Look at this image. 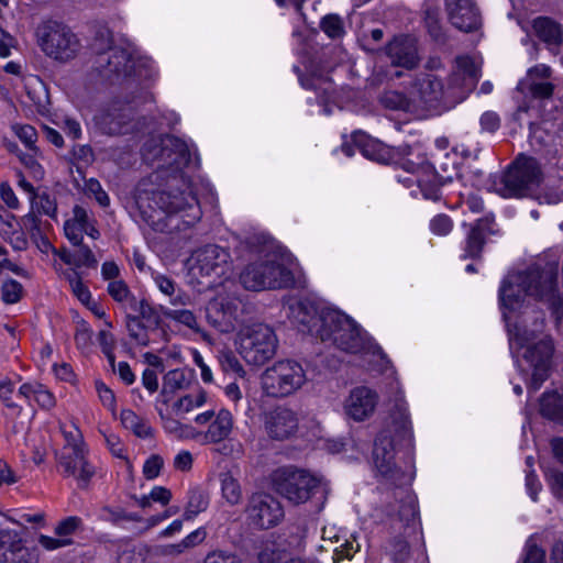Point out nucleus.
I'll list each match as a JSON object with an SVG mask.
<instances>
[{
    "mask_svg": "<svg viewBox=\"0 0 563 563\" xmlns=\"http://www.w3.org/2000/svg\"><path fill=\"white\" fill-rule=\"evenodd\" d=\"M143 158L157 163L156 178L165 179L164 188L154 189L142 181L136 187L135 205L143 220L154 230L173 233L194 227L202 211L189 177L184 168L191 163V152L183 140L165 135L147 141Z\"/></svg>",
    "mask_w": 563,
    "mask_h": 563,
    "instance_id": "nucleus-1",
    "label": "nucleus"
},
{
    "mask_svg": "<svg viewBox=\"0 0 563 563\" xmlns=\"http://www.w3.org/2000/svg\"><path fill=\"white\" fill-rule=\"evenodd\" d=\"M411 426L407 407L405 404H397L391 415V422L388 423L377 435L373 449V462L378 475L389 485L399 487V505L397 506L396 521L400 527H409L415 521L418 510L415 497L408 489H404L412 481V472L404 470L395 461V450L398 443L410 444Z\"/></svg>",
    "mask_w": 563,
    "mask_h": 563,
    "instance_id": "nucleus-2",
    "label": "nucleus"
},
{
    "mask_svg": "<svg viewBox=\"0 0 563 563\" xmlns=\"http://www.w3.org/2000/svg\"><path fill=\"white\" fill-rule=\"evenodd\" d=\"M530 299L545 303L556 320L563 322V297L558 291L556 265L536 263L504 278L499 301L505 310L519 311L528 307Z\"/></svg>",
    "mask_w": 563,
    "mask_h": 563,
    "instance_id": "nucleus-3",
    "label": "nucleus"
},
{
    "mask_svg": "<svg viewBox=\"0 0 563 563\" xmlns=\"http://www.w3.org/2000/svg\"><path fill=\"white\" fill-rule=\"evenodd\" d=\"M504 318L507 320L510 349L523 350L522 357L532 371L528 390L536 393L549 377L554 350L551 336L544 333L543 314L537 316L531 327L528 316L519 324H511L506 311Z\"/></svg>",
    "mask_w": 563,
    "mask_h": 563,
    "instance_id": "nucleus-4",
    "label": "nucleus"
},
{
    "mask_svg": "<svg viewBox=\"0 0 563 563\" xmlns=\"http://www.w3.org/2000/svg\"><path fill=\"white\" fill-rule=\"evenodd\" d=\"M91 51L96 54L95 67L104 78L114 81L136 74L134 47L124 40H115L109 27L96 31Z\"/></svg>",
    "mask_w": 563,
    "mask_h": 563,
    "instance_id": "nucleus-5",
    "label": "nucleus"
},
{
    "mask_svg": "<svg viewBox=\"0 0 563 563\" xmlns=\"http://www.w3.org/2000/svg\"><path fill=\"white\" fill-rule=\"evenodd\" d=\"M323 328L317 329V338L347 353H361L367 349L366 333L347 314L338 309H327L321 316Z\"/></svg>",
    "mask_w": 563,
    "mask_h": 563,
    "instance_id": "nucleus-6",
    "label": "nucleus"
},
{
    "mask_svg": "<svg viewBox=\"0 0 563 563\" xmlns=\"http://www.w3.org/2000/svg\"><path fill=\"white\" fill-rule=\"evenodd\" d=\"M240 280L245 289L260 291L288 288L295 279L276 252H266L241 272Z\"/></svg>",
    "mask_w": 563,
    "mask_h": 563,
    "instance_id": "nucleus-7",
    "label": "nucleus"
},
{
    "mask_svg": "<svg viewBox=\"0 0 563 563\" xmlns=\"http://www.w3.org/2000/svg\"><path fill=\"white\" fill-rule=\"evenodd\" d=\"M542 180V170L537 159L520 155L500 176L492 183V190L504 198H521L529 195Z\"/></svg>",
    "mask_w": 563,
    "mask_h": 563,
    "instance_id": "nucleus-8",
    "label": "nucleus"
},
{
    "mask_svg": "<svg viewBox=\"0 0 563 563\" xmlns=\"http://www.w3.org/2000/svg\"><path fill=\"white\" fill-rule=\"evenodd\" d=\"M64 445L56 452L57 466L63 470L65 476H73L78 481V486L84 488L93 477L95 466L87 460L88 449L82 434L76 426L68 429L60 427Z\"/></svg>",
    "mask_w": 563,
    "mask_h": 563,
    "instance_id": "nucleus-9",
    "label": "nucleus"
},
{
    "mask_svg": "<svg viewBox=\"0 0 563 563\" xmlns=\"http://www.w3.org/2000/svg\"><path fill=\"white\" fill-rule=\"evenodd\" d=\"M277 347L275 331L264 323L247 325L238 335V352L250 365H264L275 356Z\"/></svg>",
    "mask_w": 563,
    "mask_h": 563,
    "instance_id": "nucleus-10",
    "label": "nucleus"
},
{
    "mask_svg": "<svg viewBox=\"0 0 563 563\" xmlns=\"http://www.w3.org/2000/svg\"><path fill=\"white\" fill-rule=\"evenodd\" d=\"M307 383V375L295 360H280L267 367L261 376V387L265 395L284 398L294 395Z\"/></svg>",
    "mask_w": 563,
    "mask_h": 563,
    "instance_id": "nucleus-11",
    "label": "nucleus"
},
{
    "mask_svg": "<svg viewBox=\"0 0 563 563\" xmlns=\"http://www.w3.org/2000/svg\"><path fill=\"white\" fill-rule=\"evenodd\" d=\"M37 37L42 51L62 63L76 58L82 48L79 37L69 26L54 21L38 27Z\"/></svg>",
    "mask_w": 563,
    "mask_h": 563,
    "instance_id": "nucleus-12",
    "label": "nucleus"
},
{
    "mask_svg": "<svg viewBox=\"0 0 563 563\" xmlns=\"http://www.w3.org/2000/svg\"><path fill=\"white\" fill-rule=\"evenodd\" d=\"M276 492L292 504L308 501L320 486V479L306 470L282 467L273 475Z\"/></svg>",
    "mask_w": 563,
    "mask_h": 563,
    "instance_id": "nucleus-13",
    "label": "nucleus"
},
{
    "mask_svg": "<svg viewBox=\"0 0 563 563\" xmlns=\"http://www.w3.org/2000/svg\"><path fill=\"white\" fill-rule=\"evenodd\" d=\"M188 263L189 274L201 284L203 283L201 279H206L208 285H213L231 271L229 252L214 244H208L195 251Z\"/></svg>",
    "mask_w": 563,
    "mask_h": 563,
    "instance_id": "nucleus-14",
    "label": "nucleus"
},
{
    "mask_svg": "<svg viewBox=\"0 0 563 563\" xmlns=\"http://www.w3.org/2000/svg\"><path fill=\"white\" fill-rule=\"evenodd\" d=\"M249 523L256 529L276 527L284 518V509L277 498L266 493H255L245 508Z\"/></svg>",
    "mask_w": 563,
    "mask_h": 563,
    "instance_id": "nucleus-15",
    "label": "nucleus"
},
{
    "mask_svg": "<svg viewBox=\"0 0 563 563\" xmlns=\"http://www.w3.org/2000/svg\"><path fill=\"white\" fill-rule=\"evenodd\" d=\"M243 303L240 298L231 295H219L207 306L209 323L222 333L233 331L241 321Z\"/></svg>",
    "mask_w": 563,
    "mask_h": 563,
    "instance_id": "nucleus-16",
    "label": "nucleus"
},
{
    "mask_svg": "<svg viewBox=\"0 0 563 563\" xmlns=\"http://www.w3.org/2000/svg\"><path fill=\"white\" fill-rule=\"evenodd\" d=\"M479 68L468 56H460L446 85L451 102H460L471 92L478 79Z\"/></svg>",
    "mask_w": 563,
    "mask_h": 563,
    "instance_id": "nucleus-17",
    "label": "nucleus"
},
{
    "mask_svg": "<svg viewBox=\"0 0 563 563\" xmlns=\"http://www.w3.org/2000/svg\"><path fill=\"white\" fill-rule=\"evenodd\" d=\"M410 93L413 102L424 107H435L440 102L451 103L448 87L437 73L418 74Z\"/></svg>",
    "mask_w": 563,
    "mask_h": 563,
    "instance_id": "nucleus-18",
    "label": "nucleus"
},
{
    "mask_svg": "<svg viewBox=\"0 0 563 563\" xmlns=\"http://www.w3.org/2000/svg\"><path fill=\"white\" fill-rule=\"evenodd\" d=\"M37 561L36 549L29 547L20 532L0 529L1 563H37Z\"/></svg>",
    "mask_w": 563,
    "mask_h": 563,
    "instance_id": "nucleus-19",
    "label": "nucleus"
},
{
    "mask_svg": "<svg viewBox=\"0 0 563 563\" xmlns=\"http://www.w3.org/2000/svg\"><path fill=\"white\" fill-rule=\"evenodd\" d=\"M331 307L320 306L309 299L294 300L288 305L287 316L300 332L317 336V329L323 328L321 316Z\"/></svg>",
    "mask_w": 563,
    "mask_h": 563,
    "instance_id": "nucleus-20",
    "label": "nucleus"
},
{
    "mask_svg": "<svg viewBox=\"0 0 563 563\" xmlns=\"http://www.w3.org/2000/svg\"><path fill=\"white\" fill-rule=\"evenodd\" d=\"M264 428L273 440H287L294 437L299 428V418L296 411L277 406L264 415Z\"/></svg>",
    "mask_w": 563,
    "mask_h": 563,
    "instance_id": "nucleus-21",
    "label": "nucleus"
},
{
    "mask_svg": "<svg viewBox=\"0 0 563 563\" xmlns=\"http://www.w3.org/2000/svg\"><path fill=\"white\" fill-rule=\"evenodd\" d=\"M379 396L369 387L360 386L353 388L344 400V413L356 422L369 419L378 405Z\"/></svg>",
    "mask_w": 563,
    "mask_h": 563,
    "instance_id": "nucleus-22",
    "label": "nucleus"
},
{
    "mask_svg": "<svg viewBox=\"0 0 563 563\" xmlns=\"http://www.w3.org/2000/svg\"><path fill=\"white\" fill-rule=\"evenodd\" d=\"M404 166L409 173L416 174L415 181L418 184L422 196L432 201L441 199L440 186H443L448 180H452L451 176H440L433 170V166L428 163L416 165L412 162H406Z\"/></svg>",
    "mask_w": 563,
    "mask_h": 563,
    "instance_id": "nucleus-23",
    "label": "nucleus"
},
{
    "mask_svg": "<svg viewBox=\"0 0 563 563\" xmlns=\"http://www.w3.org/2000/svg\"><path fill=\"white\" fill-rule=\"evenodd\" d=\"M448 18L453 26L471 32L481 24V15L474 0H444Z\"/></svg>",
    "mask_w": 563,
    "mask_h": 563,
    "instance_id": "nucleus-24",
    "label": "nucleus"
},
{
    "mask_svg": "<svg viewBox=\"0 0 563 563\" xmlns=\"http://www.w3.org/2000/svg\"><path fill=\"white\" fill-rule=\"evenodd\" d=\"M385 53L395 66L413 68L418 64V49L413 38L396 36L385 47Z\"/></svg>",
    "mask_w": 563,
    "mask_h": 563,
    "instance_id": "nucleus-25",
    "label": "nucleus"
},
{
    "mask_svg": "<svg viewBox=\"0 0 563 563\" xmlns=\"http://www.w3.org/2000/svg\"><path fill=\"white\" fill-rule=\"evenodd\" d=\"M234 419L230 410L222 408L214 416L205 433L208 443H219L228 439L233 430Z\"/></svg>",
    "mask_w": 563,
    "mask_h": 563,
    "instance_id": "nucleus-26",
    "label": "nucleus"
},
{
    "mask_svg": "<svg viewBox=\"0 0 563 563\" xmlns=\"http://www.w3.org/2000/svg\"><path fill=\"white\" fill-rule=\"evenodd\" d=\"M91 218L88 211L81 206L76 205L73 208L71 218L67 219L64 223L65 236L73 245L82 242L84 232Z\"/></svg>",
    "mask_w": 563,
    "mask_h": 563,
    "instance_id": "nucleus-27",
    "label": "nucleus"
},
{
    "mask_svg": "<svg viewBox=\"0 0 563 563\" xmlns=\"http://www.w3.org/2000/svg\"><path fill=\"white\" fill-rule=\"evenodd\" d=\"M93 119L103 133L119 134L124 132L123 128L126 123L128 115L122 109L111 107L100 110Z\"/></svg>",
    "mask_w": 563,
    "mask_h": 563,
    "instance_id": "nucleus-28",
    "label": "nucleus"
},
{
    "mask_svg": "<svg viewBox=\"0 0 563 563\" xmlns=\"http://www.w3.org/2000/svg\"><path fill=\"white\" fill-rule=\"evenodd\" d=\"M532 29L536 35L549 46H558L562 42V27L550 18L539 16L533 20Z\"/></svg>",
    "mask_w": 563,
    "mask_h": 563,
    "instance_id": "nucleus-29",
    "label": "nucleus"
},
{
    "mask_svg": "<svg viewBox=\"0 0 563 563\" xmlns=\"http://www.w3.org/2000/svg\"><path fill=\"white\" fill-rule=\"evenodd\" d=\"M153 280L159 291L170 298L172 305L186 306L190 303V296L177 288V284L170 277L155 273L153 274Z\"/></svg>",
    "mask_w": 563,
    "mask_h": 563,
    "instance_id": "nucleus-30",
    "label": "nucleus"
},
{
    "mask_svg": "<svg viewBox=\"0 0 563 563\" xmlns=\"http://www.w3.org/2000/svg\"><path fill=\"white\" fill-rule=\"evenodd\" d=\"M208 401V393L202 388L179 397L172 406L173 412L178 417H185L187 413L203 407Z\"/></svg>",
    "mask_w": 563,
    "mask_h": 563,
    "instance_id": "nucleus-31",
    "label": "nucleus"
},
{
    "mask_svg": "<svg viewBox=\"0 0 563 563\" xmlns=\"http://www.w3.org/2000/svg\"><path fill=\"white\" fill-rule=\"evenodd\" d=\"M489 219L478 220L467 235L464 249V257H477L481 255L484 245V235L489 231Z\"/></svg>",
    "mask_w": 563,
    "mask_h": 563,
    "instance_id": "nucleus-32",
    "label": "nucleus"
},
{
    "mask_svg": "<svg viewBox=\"0 0 563 563\" xmlns=\"http://www.w3.org/2000/svg\"><path fill=\"white\" fill-rule=\"evenodd\" d=\"M540 412L548 419L563 423V395L545 391L540 399Z\"/></svg>",
    "mask_w": 563,
    "mask_h": 563,
    "instance_id": "nucleus-33",
    "label": "nucleus"
},
{
    "mask_svg": "<svg viewBox=\"0 0 563 563\" xmlns=\"http://www.w3.org/2000/svg\"><path fill=\"white\" fill-rule=\"evenodd\" d=\"M120 419L123 427L131 430L136 437L147 439L153 437V429L148 421L137 416L131 409H123L120 413Z\"/></svg>",
    "mask_w": 563,
    "mask_h": 563,
    "instance_id": "nucleus-34",
    "label": "nucleus"
},
{
    "mask_svg": "<svg viewBox=\"0 0 563 563\" xmlns=\"http://www.w3.org/2000/svg\"><path fill=\"white\" fill-rule=\"evenodd\" d=\"M260 563H316L314 561L291 556L274 543L266 544L258 553Z\"/></svg>",
    "mask_w": 563,
    "mask_h": 563,
    "instance_id": "nucleus-35",
    "label": "nucleus"
},
{
    "mask_svg": "<svg viewBox=\"0 0 563 563\" xmlns=\"http://www.w3.org/2000/svg\"><path fill=\"white\" fill-rule=\"evenodd\" d=\"M221 494L224 500L231 505H239L242 500V487L239 479L231 472L220 474Z\"/></svg>",
    "mask_w": 563,
    "mask_h": 563,
    "instance_id": "nucleus-36",
    "label": "nucleus"
},
{
    "mask_svg": "<svg viewBox=\"0 0 563 563\" xmlns=\"http://www.w3.org/2000/svg\"><path fill=\"white\" fill-rule=\"evenodd\" d=\"M164 430L179 440H192L197 437L196 429L187 423H183L179 420L159 412Z\"/></svg>",
    "mask_w": 563,
    "mask_h": 563,
    "instance_id": "nucleus-37",
    "label": "nucleus"
},
{
    "mask_svg": "<svg viewBox=\"0 0 563 563\" xmlns=\"http://www.w3.org/2000/svg\"><path fill=\"white\" fill-rule=\"evenodd\" d=\"M209 505V496L201 488H192L188 494V501L184 512L185 520H192L200 512H203Z\"/></svg>",
    "mask_w": 563,
    "mask_h": 563,
    "instance_id": "nucleus-38",
    "label": "nucleus"
},
{
    "mask_svg": "<svg viewBox=\"0 0 563 563\" xmlns=\"http://www.w3.org/2000/svg\"><path fill=\"white\" fill-rule=\"evenodd\" d=\"M191 374L185 369L176 368L167 372L163 379L162 395L188 388Z\"/></svg>",
    "mask_w": 563,
    "mask_h": 563,
    "instance_id": "nucleus-39",
    "label": "nucleus"
},
{
    "mask_svg": "<svg viewBox=\"0 0 563 563\" xmlns=\"http://www.w3.org/2000/svg\"><path fill=\"white\" fill-rule=\"evenodd\" d=\"M353 141L364 156L377 162H383L385 159L384 154L380 153V145L372 141L365 134L355 133L353 135Z\"/></svg>",
    "mask_w": 563,
    "mask_h": 563,
    "instance_id": "nucleus-40",
    "label": "nucleus"
},
{
    "mask_svg": "<svg viewBox=\"0 0 563 563\" xmlns=\"http://www.w3.org/2000/svg\"><path fill=\"white\" fill-rule=\"evenodd\" d=\"M320 27L332 40L341 38L345 34L342 18L334 13L323 16L320 22Z\"/></svg>",
    "mask_w": 563,
    "mask_h": 563,
    "instance_id": "nucleus-41",
    "label": "nucleus"
},
{
    "mask_svg": "<svg viewBox=\"0 0 563 563\" xmlns=\"http://www.w3.org/2000/svg\"><path fill=\"white\" fill-rule=\"evenodd\" d=\"M520 87L528 89L534 98H549L554 89V86L547 79H523Z\"/></svg>",
    "mask_w": 563,
    "mask_h": 563,
    "instance_id": "nucleus-42",
    "label": "nucleus"
},
{
    "mask_svg": "<svg viewBox=\"0 0 563 563\" xmlns=\"http://www.w3.org/2000/svg\"><path fill=\"white\" fill-rule=\"evenodd\" d=\"M107 290L113 300L123 306L131 305L134 301L128 285L121 279L109 282Z\"/></svg>",
    "mask_w": 563,
    "mask_h": 563,
    "instance_id": "nucleus-43",
    "label": "nucleus"
},
{
    "mask_svg": "<svg viewBox=\"0 0 563 563\" xmlns=\"http://www.w3.org/2000/svg\"><path fill=\"white\" fill-rule=\"evenodd\" d=\"M98 343L102 350V353L106 355L109 365L112 369H115V355L114 349L117 345V341L111 332L108 330H100L98 333Z\"/></svg>",
    "mask_w": 563,
    "mask_h": 563,
    "instance_id": "nucleus-44",
    "label": "nucleus"
},
{
    "mask_svg": "<svg viewBox=\"0 0 563 563\" xmlns=\"http://www.w3.org/2000/svg\"><path fill=\"white\" fill-rule=\"evenodd\" d=\"M23 295V286L15 279L9 278L1 285V298L8 305L16 303Z\"/></svg>",
    "mask_w": 563,
    "mask_h": 563,
    "instance_id": "nucleus-45",
    "label": "nucleus"
},
{
    "mask_svg": "<svg viewBox=\"0 0 563 563\" xmlns=\"http://www.w3.org/2000/svg\"><path fill=\"white\" fill-rule=\"evenodd\" d=\"M380 103L390 110H408L409 99L398 91H386L380 97Z\"/></svg>",
    "mask_w": 563,
    "mask_h": 563,
    "instance_id": "nucleus-46",
    "label": "nucleus"
},
{
    "mask_svg": "<svg viewBox=\"0 0 563 563\" xmlns=\"http://www.w3.org/2000/svg\"><path fill=\"white\" fill-rule=\"evenodd\" d=\"M31 200L37 212L48 216L52 219H56L57 205L48 195H35Z\"/></svg>",
    "mask_w": 563,
    "mask_h": 563,
    "instance_id": "nucleus-47",
    "label": "nucleus"
},
{
    "mask_svg": "<svg viewBox=\"0 0 563 563\" xmlns=\"http://www.w3.org/2000/svg\"><path fill=\"white\" fill-rule=\"evenodd\" d=\"M165 316L168 319L179 322L191 330H195V331L199 330L196 316L190 310H186V309L168 310L165 312Z\"/></svg>",
    "mask_w": 563,
    "mask_h": 563,
    "instance_id": "nucleus-48",
    "label": "nucleus"
},
{
    "mask_svg": "<svg viewBox=\"0 0 563 563\" xmlns=\"http://www.w3.org/2000/svg\"><path fill=\"white\" fill-rule=\"evenodd\" d=\"M453 225V220L449 216L440 213L430 220L429 228L433 234L444 236L452 231Z\"/></svg>",
    "mask_w": 563,
    "mask_h": 563,
    "instance_id": "nucleus-49",
    "label": "nucleus"
},
{
    "mask_svg": "<svg viewBox=\"0 0 563 563\" xmlns=\"http://www.w3.org/2000/svg\"><path fill=\"white\" fill-rule=\"evenodd\" d=\"M85 188L87 195L93 197L101 207L106 208L110 205L108 194L103 190L101 184L97 179L90 178L86 180Z\"/></svg>",
    "mask_w": 563,
    "mask_h": 563,
    "instance_id": "nucleus-50",
    "label": "nucleus"
},
{
    "mask_svg": "<svg viewBox=\"0 0 563 563\" xmlns=\"http://www.w3.org/2000/svg\"><path fill=\"white\" fill-rule=\"evenodd\" d=\"M82 521L77 516H70L59 521L55 527V534L60 538H70L81 526Z\"/></svg>",
    "mask_w": 563,
    "mask_h": 563,
    "instance_id": "nucleus-51",
    "label": "nucleus"
},
{
    "mask_svg": "<svg viewBox=\"0 0 563 563\" xmlns=\"http://www.w3.org/2000/svg\"><path fill=\"white\" fill-rule=\"evenodd\" d=\"M13 391V382L7 377H0V399L8 408L14 409L16 413H20L22 408L12 401Z\"/></svg>",
    "mask_w": 563,
    "mask_h": 563,
    "instance_id": "nucleus-52",
    "label": "nucleus"
},
{
    "mask_svg": "<svg viewBox=\"0 0 563 563\" xmlns=\"http://www.w3.org/2000/svg\"><path fill=\"white\" fill-rule=\"evenodd\" d=\"M15 135L31 150L34 148V144L37 140L36 130L29 124H15L13 125Z\"/></svg>",
    "mask_w": 563,
    "mask_h": 563,
    "instance_id": "nucleus-53",
    "label": "nucleus"
},
{
    "mask_svg": "<svg viewBox=\"0 0 563 563\" xmlns=\"http://www.w3.org/2000/svg\"><path fill=\"white\" fill-rule=\"evenodd\" d=\"M388 552L395 562H405L409 556V544L402 538H396L390 542Z\"/></svg>",
    "mask_w": 563,
    "mask_h": 563,
    "instance_id": "nucleus-54",
    "label": "nucleus"
},
{
    "mask_svg": "<svg viewBox=\"0 0 563 563\" xmlns=\"http://www.w3.org/2000/svg\"><path fill=\"white\" fill-rule=\"evenodd\" d=\"M78 249L75 253L76 267L87 266L93 267L97 265V260L88 245L80 244L76 245Z\"/></svg>",
    "mask_w": 563,
    "mask_h": 563,
    "instance_id": "nucleus-55",
    "label": "nucleus"
},
{
    "mask_svg": "<svg viewBox=\"0 0 563 563\" xmlns=\"http://www.w3.org/2000/svg\"><path fill=\"white\" fill-rule=\"evenodd\" d=\"M128 331L129 335L140 345H147L148 344V338L146 330L142 325L139 319L136 318H130L128 321Z\"/></svg>",
    "mask_w": 563,
    "mask_h": 563,
    "instance_id": "nucleus-56",
    "label": "nucleus"
},
{
    "mask_svg": "<svg viewBox=\"0 0 563 563\" xmlns=\"http://www.w3.org/2000/svg\"><path fill=\"white\" fill-rule=\"evenodd\" d=\"M35 394V404L43 410H51L56 405L55 396L43 385L33 390Z\"/></svg>",
    "mask_w": 563,
    "mask_h": 563,
    "instance_id": "nucleus-57",
    "label": "nucleus"
},
{
    "mask_svg": "<svg viewBox=\"0 0 563 563\" xmlns=\"http://www.w3.org/2000/svg\"><path fill=\"white\" fill-rule=\"evenodd\" d=\"M164 466V460L157 454L151 455L143 465V474L147 479L156 478Z\"/></svg>",
    "mask_w": 563,
    "mask_h": 563,
    "instance_id": "nucleus-58",
    "label": "nucleus"
},
{
    "mask_svg": "<svg viewBox=\"0 0 563 563\" xmlns=\"http://www.w3.org/2000/svg\"><path fill=\"white\" fill-rule=\"evenodd\" d=\"M69 284L74 295L82 302H89L91 294L89 289L84 285L76 272H73L69 276Z\"/></svg>",
    "mask_w": 563,
    "mask_h": 563,
    "instance_id": "nucleus-59",
    "label": "nucleus"
},
{
    "mask_svg": "<svg viewBox=\"0 0 563 563\" xmlns=\"http://www.w3.org/2000/svg\"><path fill=\"white\" fill-rule=\"evenodd\" d=\"M38 544L47 550V551H54L57 549H62L65 547H68L73 543L71 538H60V537H48L45 534H41L37 539Z\"/></svg>",
    "mask_w": 563,
    "mask_h": 563,
    "instance_id": "nucleus-60",
    "label": "nucleus"
},
{
    "mask_svg": "<svg viewBox=\"0 0 563 563\" xmlns=\"http://www.w3.org/2000/svg\"><path fill=\"white\" fill-rule=\"evenodd\" d=\"M203 563H243L242 560L234 553L216 550L208 553Z\"/></svg>",
    "mask_w": 563,
    "mask_h": 563,
    "instance_id": "nucleus-61",
    "label": "nucleus"
},
{
    "mask_svg": "<svg viewBox=\"0 0 563 563\" xmlns=\"http://www.w3.org/2000/svg\"><path fill=\"white\" fill-rule=\"evenodd\" d=\"M96 389L98 393V396L100 398V401L104 407H107L111 412H115L117 402H115V396L113 391L106 386L102 382L96 383Z\"/></svg>",
    "mask_w": 563,
    "mask_h": 563,
    "instance_id": "nucleus-62",
    "label": "nucleus"
},
{
    "mask_svg": "<svg viewBox=\"0 0 563 563\" xmlns=\"http://www.w3.org/2000/svg\"><path fill=\"white\" fill-rule=\"evenodd\" d=\"M552 493L560 499H563V472L549 470L545 472Z\"/></svg>",
    "mask_w": 563,
    "mask_h": 563,
    "instance_id": "nucleus-63",
    "label": "nucleus"
},
{
    "mask_svg": "<svg viewBox=\"0 0 563 563\" xmlns=\"http://www.w3.org/2000/svg\"><path fill=\"white\" fill-rule=\"evenodd\" d=\"M545 553L537 544L529 541L526 547L525 563H544Z\"/></svg>",
    "mask_w": 563,
    "mask_h": 563,
    "instance_id": "nucleus-64",
    "label": "nucleus"
}]
</instances>
